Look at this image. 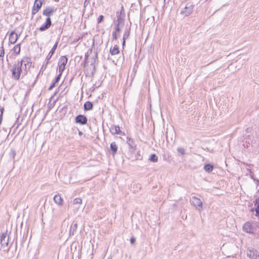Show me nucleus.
Returning a JSON list of instances; mask_svg holds the SVG:
<instances>
[{"label": "nucleus", "instance_id": "nucleus-24", "mask_svg": "<svg viewBox=\"0 0 259 259\" xmlns=\"http://www.w3.org/2000/svg\"><path fill=\"white\" fill-rule=\"evenodd\" d=\"M130 30L131 28L129 27L128 28H126L124 32L123 35V39H127L130 35Z\"/></svg>", "mask_w": 259, "mask_h": 259}, {"label": "nucleus", "instance_id": "nucleus-31", "mask_svg": "<svg viewBox=\"0 0 259 259\" xmlns=\"http://www.w3.org/2000/svg\"><path fill=\"white\" fill-rule=\"evenodd\" d=\"M82 202V200L80 198H76L73 200V203L74 204H79Z\"/></svg>", "mask_w": 259, "mask_h": 259}, {"label": "nucleus", "instance_id": "nucleus-27", "mask_svg": "<svg viewBox=\"0 0 259 259\" xmlns=\"http://www.w3.org/2000/svg\"><path fill=\"white\" fill-rule=\"evenodd\" d=\"M21 50L20 44L16 45L14 48L13 51L16 54H19Z\"/></svg>", "mask_w": 259, "mask_h": 259}, {"label": "nucleus", "instance_id": "nucleus-38", "mask_svg": "<svg viewBox=\"0 0 259 259\" xmlns=\"http://www.w3.org/2000/svg\"><path fill=\"white\" fill-rule=\"evenodd\" d=\"M4 110L3 108L0 109V124L2 122V118H3V113H4Z\"/></svg>", "mask_w": 259, "mask_h": 259}, {"label": "nucleus", "instance_id": "nucleus-33", "mask_svg": "<svg viewBox=\"0 0 259 259\" xmlns=\"http://www.w3.org/2000/svg\"><path fill=\"white\" fill-rule=\"evenodd\" d=\"M5 55V50L3 46V43L2 46L0 47V57H3Z\"/></svg>", "mask_w": 259, "mask_h": 259}, {"label": "nucleus", "instance_id": "nucleus-20", "mask_svg": "<svg viewBox=\"0 0 259 259\" xmlns=\"http://www.w3.org/2000/svg\"><path fill=\"white\" fill-rule=\"evenodd\" d=\"M54 200L55 202L59 205H62L63 203V199L61 198V196L59 195H55L54 197Z\"/></svg>", "mask_w": 259, "mask_h": 259}, {"label": "nucleus", "instance_id": "nucleus-37", "mask_svg": "<svg viewBox=\"0 0 259 259\" xmlns=\"http://www.w3.org/2000/svg\"><path fill=\"white\" fill-rule=\"evenodd\" d=\"M49 61L46 60V63H44L41 66V70H45L47 67Z\"/></svg>", "mask_w": 259, "mask_h": 259}, {"label": "nucleus", "instance_id": "nucleus-28", "mask_svg": "<svg viewBox=\"0 0 259 259\" xmlns=\"http://www.w3.org/2000/svg\"><path fill=\"white\" fill-rule=\"evenodd\" d=\"M16 154V151L14 149H11L9 153V156L11 158L15 160V156Z\"/></svg>", "mask_w": 259, "mask_h": 259}, {"label": "nucleus", "instance_id": "nucleus-48", "mask_svg": "<svg viewBox=\"0 0 259 259\" xmlns=\"http://www.w3.org/2000/svg\"><path fill=\"white\" fill-rule=\"evenodd\" d=\"M137 159H140V158H139V157H137ZM140 159H142V158H140Z\"/></svg>", "mask_w": 259, "mask_h": 259}, {"label": "nucleus", "instance_id": "nucleus-11", "mask_svg": "<svg viewBox=\"0 0 259 259\" xmlns=\"http://www.w3.org/2000/svg\"><path fill=\"white\" fill-rule=\"evenodd\" d=\"M7 232L3 233L1 236V244L2 246H8L9 243V237L7 236Z\"/></svg>", "mask_w": 259, "mask_h": 259}, {"label": "nucleus", "instance_id": "nucleus-30", "mask_svg": "<svg viewBox=\"0 0 259 259\" xmlns=\"http://www.w3.org/2000/svg\"><path fill=\"white\" fill-rule=\"evenodd\" d=\"M178 152L181 155H184L185 154V150L182 147H178L177 148Z\"/></svg>", "mask_w": 259, "mask_h": 259}, {"label": "nucleus", "instance_id": "nucleus-36", "mask_svg": "<svg viewBox=\"0 0 259 259\" xmlns=\"http://www.w3.org/2000/svg\"><path fill=\"white\" fill-rule=\"evenodd\" d=\"M254 253L255 252L253 251L249 250L247 251V255L251 259L252 254H254Z\"/></svg>", "mask_w": 259, "mask_h": 259}, {"label": "nucleus", "instance_id": "nucleus-34", "mask_svg": "<svg viewBox=\"0 0 259 259\" xmlns=\"http://www.w3.org/2000/svg\"><path fill=\"white\" fill-rule=\"evenodd\" d=\"M104 17L103 15H100L97 19V23L99 24L104 21Z\"/></svg>", "mask_w": 259, "mask_h": 259}, {"label": "nucleus", "instance_id": "nucleus-10", "mask_svg": "<svg viewBox=\"0 0 259 259\" xmlns=\"http://www.w3.org/2000/svg\"><path fill=\"white\" fill-rule=\"evenodd\" d=\"M56 9L54 7H48L46 9L43 10L42 15L47 16V18H51L50 17L56 12Z\"/></svg>", "mask_w": 259, "mask_h": 259}, {"label": "nucleus", "instance_id": "nucleus-16", "mask_svg": "<svg viewBox=\"0 0 259 259\" xmlns=\"http://www.w3.org/2000/svg\"><path fill=\"white\" fill-rule=\"evenodd\" d=\"M58 42H56L55 44L54 45L51 51H50L49 53L48 54V56L46 57V60L49 61L51 58H52V56L55 53V50L57 49V46H58Z\"/></svg>", "mask_w": 259, "mask_h": 259}, {"label": "nucleus", "instance_id": "nucleus-25", "mask_svg": "<svg viewBox=\"0 0 259 259\" xmlns=\"http://www.w3.org/2000/svg\"><path fill=\"white\" fill-rule=\"evenodd\" d=\"M98 59L97 54H96L94 57L92 58L91 62V66H92L93 68V70H95V62L96 60Z\"/></svg>", "mask_w": 259, "mask_h": 259}, {"label": "nucleus", "instance_id": "nucleus-23", "mask_svg": "<svg viewBox=\"0 0 259 259\" xmlns=\"http://www.w3.org/2000/svg\"><path fill=\"white\" fill-rule=\"evenodd\" d=\"M149 160L152 162H156L158 161V156L155 154H152L149 156Z\"/></svg>", "mask_w": 259, "mask_h": 259}, {"label": "nucleus", "instance_id": "nucleus-26", "mask_svg": "<svg viewBox=\"0 0 259 259\" xmlns=\"http://www.w3.org/2000/svg\"><path fill=\"white\" fill-rule=\"evenodd\" d=\"M255 205L256 206L255 209L256 212V215L259 216V198L255 199Z\"/></svg>", "mask_w": 259, "mask_h": 259}, {"label": "nucleus", "instance_id": "nucleus-12", "mask_svg": "<svg viewBox=\"0 0 259 259\" xmlns=\"http://www.w3.org/2000/svg\"><path fill=\"white\" fill-rule=\"evenodd\" d=\"M110 132L112 135H116L119 134L121 135H124V133H122L120 130L119 126L116 125H112L110 128Z\"/></svg>", "mask_w": 259, "mask_h": 259}, {"label": "nucleus", "instance_id": "nucleus-17", "mask_svg": "<svg viewBox=\"0 0 259 259\" xmlns=\"http://www.w3.org/2000/svg\"><path fill=\"white\" fill-rule=\"evenodd\" d=\"M118 149L117 146L115 142H113L110 144V150L111 151L112 155L114 156L117 153Z\"/></svg>", "mask_w": 259, "mask_h": 259}, {"label": "nucleus", "instance_id": "nucleus-5", "mask_svg": "<svg viewBox=\"0 0 259 259\" xmlns=\"http://www.w3.org/2000/svg\"><path fill=\"white\" fill-rule=\"evenodd\" d=\"M194 7V6L191 3H188L184 10L181 11V13L185 15V16H189L192 13Z\"/></svg>", "mask_w": 259, "mask_h": 259}, {"label": "nucleus", "instance_id": "nucleus-19", "mask_svg": "<svg viewBox=\"0 0 259 259\" xmlns=\"http://www.w3.org/2000/svg\"><path fill=\"white\" fill-rule=\"evenodd\" d=\"M83 108L85 111L91 110L93 108V104L91 102L87 101L84 103Z\"/></svg>", "mask_w": 259, "mask_h": 259}, {"label": "nucleus", "instance_id": "nucleus-13", "mask_svg": "<svg viewBox=\"0 0 259 259\" xmlns=\"http://www.w3.org/2000/svg\"><path fill=\"white\" fill-rule=\"evenodd\" d=\"M126 143L129 146L130 148L132 149L133 150H135L137 148V144L136 143V141L134 139H132L129 137H127L126 138Z\"/></svg>", "mask_w": 259, "mask_h": 259}, {"label": "nucleus", "instance_id": "nucleus-4", "mask_svg": "<svg viewBox=\"0 0 259 259\" xmlns=\"http://www.w3.org/2000/svg\"><path fill=\"white\" fill-rule=\"evenodd\" d=\"M68 59L66 56H61L59 60V72L62 73L65 68L66 65L67 63Z\"/></svg>", "mask_w": 259, "mask_h": 259}, {"label": "nucleus", "instance_id": "nucleus-44", "mask_svg": "<svg viewBox=\"0 0 259 259\" xmlns=\"http://www.w3.org/2000/svg\"><path fill=\"white\" fill-rule=\"evenodd\" d=\"M253 234H254L256 238L259 239V232L256 233L255 231Z\"/></svg>", "mask_w": 259, "mask_h": 259}, {"label": "nucleus", "instance_id": "nucleus-8", "mask_svg": "<svg viewBox=\"0 0 259 259\" xmlns=\"http://www.w3.org/2000/svg\"><path fill=\"white\" fill-rule=\"evenodd\" d=\"M192 204L198 210L202 208V202L199 198L194 196L192 198Z\"/></svg>", "mask_w": 259, "mask_h": 259}, {"label": "nucleus", "instance_id": "nucleus-42", "mask_svg": "<svg viewBox=\"0 0 259 259\" xmlns=\"http://www.w3.org/2000/svg\"><path fill=\"white\" fill-rule=\"evenodd\" d=\"M135 241H136V239H135V237H132L131 238V239H130V243L132 244H134L135 243Z\"/></svg>", "mask_w": 259, "mask_h": 259}, {"label": "nucleus", "instance_id": "nucleus-7", "mask_svg": "<svg viewBox=\"0 0 259 259\" xmlns=\"http://www.w3.org/2000/svg\"><path fill=\"white\" fill-rule=\"evenodd\" d=\"M75 122L82 125H85L88 122V118L84 115L79 114L75 117Z\"/></svg>", "mask_w": 259, "mask_h": 259}, {"label": "nucleus", "instance_id": "nucleus-47", "mask_svg": "<svg viewBox=\"0 0 259 259\" xmlns=\"http://www.w3.org/2000/svg\"><path fill=\"white\" fill-rule=\"evenodd\" d=\"M55 2H58L59 1V0H54Z\"/></svg>", "mask_w": 259, "mask_h": 259}, {"label": "nucleus", "instance_id": "nucleus-39", "mask_svg": "<svg viewBox=\"0 0 259 259\" xmlns=\"http://www.w3.org/2000/svg\"><path fill=\"white\" fill-rule=\"evenodd\" d=\"M251 259H259V254L257 253H254V254H252Z\"/></svg>", "mask_w": 259, "mask_h": 259}, {"label": "nucleus", "instance_id": "nucleus-35", "mask_svg": "<svg viewBox=\"0 0 259 259\" xmlns=\"http://www.w3.org/2000/svg\"><path fill=\"white\" fill-rule=\"evenodd\" d=\"M72 130L73 132H75V133H76L77 131H78V135H79L80 136H82V135H83V133H82V132L80 131L79 130V129H78V128H77V127H73V128H72Z\"/></svg>", "mask_w": 259, "mask_h": 259}, {"label": "nucleus", "instance_id": "nucleus-40", "mask_svg": "<svg viewBox=\"0 0 259 259\" xmlns=\"http://www.w3.org/2000/svg\"><path fill=\"white\" fill-rule=\"evenodd\" d=\"M118 32H113L112 33V36H113V39H115V40H116L118 38V36H117V33Z\"/></svg>", "mask_w": 259, "mask_h": 259}, {"label": "nucleus", "instance_id": "nucleus-15", "mask_svg": "<svg viewBox=\"0 0 259 259\" xmlns=\"http://www.w3.org/2000/svg\"><path fill=\"white\" fill-rule=\"evenodd\" d=\"M116 16L117 18V23L116 24V27L115 28V31L114 32H118L119 33L120 31L119 25L121 22L122 19L121 18L120 14H119L118 12L117 13Z\"/></svg>", "mask_w": 259, "mask_h": 259}, {"label": "nucleus", "instance_id": "nucleus-46", "mask_svg": "<svg viewBox=\"0 0 259 259\" xmlns=\"http://www.w3.org/2000/svg\"><path fill=\"white\" fill-rule=\"evenodd\" d=\"M139 152H140L139 151V152L137 153L138 156H140V154H139Z\"/></svg>", "mask_w": 259, "mask_h": 259}, {"label": "nucleus", "instance_id": "nucleus-45", "mask_svg": "<svg viewBox=\"0 0 259 259\" xmlns=\"http://www.w3.org/2000/svg\"><path fill=\"white\" fill-rule=\"evenodd\" d=\"M125 40H126V39H123V41H122V46H123V47L125 46Z\"/></svg>", "mask_w": 259, "mask_h": 259}, {"label": "nucleus", "instance_id": "nucleus-18", "mask_svg": "<svg viewBox=\"0 0 259 259\" xmlns=\"http://www.w3.org/2000/svg\"><path fill=\"white\" fill-rule=\"evenodd\" d=\"M77 228V223L76 222L74 221L70 226V235H73L76 232Z\"/></svg>", "mask_w": 259, "mask_h": 259}, {"label": "nucleus", "instance_id": "nucleus-3", "mask_svg": "<svg viewBox=\"0 0 259 259\" xmlns=\"http://www.w3.org/2000/svg\"><path fill=\"white\" fill-rule=\"evenodd\" d=\"M257 228V226L255 223L247 222L243 226V230L247 233L254 234Z\"/></svg>", "mask_w": 259, "mask_h": 259}, {"label": "nucleus", "instance_id": "nucleus-21", "mask_svg": "<svg viewBox=\"0 0 259 259\" xmlns=\"http://www.w3.org/2000/svg\"><path fill=\"white\" fill-rule=\"evenodd\" d=\"M110 53L111 55H115L119 53L118 47L115 45L113 48H111L110 49Z\"/></svg>", "mask_w": 259, "mask_h": 259}, {"label": "nucleus", "instance_id": "nucleus-9", "mask_svg": "<svg viewBox=\"0 0 259 259\" xmlns=\"http://www.w3.org/2000/svg\"><path fill=\"white\" fill-rule=\"evenodd\" d=\"M52 21L51 18H47L45 22L38 28L40 31H45L51 26Z\"/></svg>", "mask_w": 259, "mask_h": 259}, {"label": "nucleus", "instance_id": "nucleus-22", "mask_svg": "<svg viewBox=\"0 0 259 259\" xmlns=\"http://www.w3.org/2000/svg\"><path fill=\"white\" fill-rule=\"evenodd\" d=\"M213 169V166L210 164H206L204 166V169L207 172H210L212 171Z\"/></svg>", "mask_w": 259, "mask_h": 259}, {"label": "nucleus", "instance_id": "nucleus-14", "mask_svg": "<svg viewBox=\"0 0 259 259\" xmlns=\"http://www.w3.org/2000/svg\"><path fill=\"white\" fill-rule=\"evenodd\" d=\"M18 38V35L15 33V31H12L9 35V42L12 44H14Z\"/></svg>", "mask_w": 259, "mask_h": 259}, {"label": "nucleus", "instance_id": "nucleus-29", "mask_svg": "<svg viewBox=\"0 0 259 259\" xmlns=\"http://www.w3.org/2000/svg\"><path fill=\"white\" fill-rule=\"evenodd\" d=\"M89 56L88 54H85V60H84V68H87L88 66V65H89V61H88V59H89Z\"/></svg>", "mask_w": 259, "mask_h": 259}, {"label": "nucleus", "instance_id": "nucleus-32", "mask_svg": "<svg viewBox=\"0 0 259 259\" xmlns=\"http://www.w3.org/2000/svg\"><path fill=\"white\" fill-rule=\"evenodd\" d=\"M61 75H62V73L59 72V74L56 77L55 79L53 81L54 82H55V83L57 84L58 83V82L59 81Z\"/></svg>", "mask_w": 259, "mask_h": 259}, {"label": "nucleus", "instance_id": "nucleus-6", "mask_svg": "<svg viewBox=\"0 0 259 259\" xmlns=\"http://www.w3.org/2000/svg\"><path fill=\"white\" fill-rule=\"evenodd\" d=\"M45 0H35L33 7L32 9V14L35 15L38 12L41 7L43 2Z\"/></svg>", "mask_w": 259, "mask_h": 259}, {"label": "nucleus", "instance_id": "nucleus-2", "mask_svg": "<svg viewBox=\"0 0 259 259\" xmlns=\"http://www.w3.org/2000/svg\"><path fill=\"white\" fill-rule=\"evenodd\" d=\"M18 64H22V70L24 75L27 74L28 71L31 67L32 63L30 61V58H23L20 61H18Z\"/></svg>", "mask_w": 259, "mask_h": 259}, {"label": "nucleus", "instance_id": "nucleus-43", "mask_svg": "<svg viewBox=\"0 0 259 259\" xmlns=\"http://www.w3.org/2000/svg\"><path fill=\"white\" fill-rule=\"evenodd\" d=\"M90 3V0H85L84 2V6L85 7L86 6H87Z\"/></svg>", "mask_w": 259, "mask_h": 259}, {"label": "nucleus", "instance_id": "nucleus-41", "mask_svg": "<svg viewBox=\"0 0 259 259\" xmlns=\"http://www.w3.org/2000/svg\"><path fill=\"white\" fill-rule=\"evenodd\" d=\"M56 84L55 83V82H54L53 81V82L52 83V84L49 88L48 90L50 91L52 90L55 87H56Z\"/></svg>", "mask_w": 259, "mask_h": 259}, {"label": "nucleus", "instance_id": "nucleus-1", "mask_svg": "<svg viewBox=\"0 0 259 259\" xmlns=\"http://www.w3.org/2000/svg\"><path fill=\"white\" fill-rule=\"evenodd\" d=\"M12 78L18 80L20 78L21 73H23L22 70V64L15 63L11 70Z\"/></svg>", "mask_w": 259, "mask_h": 259}]
</instances>
